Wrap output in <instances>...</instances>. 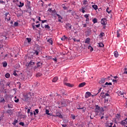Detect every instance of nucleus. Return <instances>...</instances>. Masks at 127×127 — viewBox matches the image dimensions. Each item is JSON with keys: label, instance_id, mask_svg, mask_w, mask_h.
Here are the masks:
<instances>
[{"label": "nucleus", "instance_id": "nucleus-1", "mask_svg": "<svg viewBox=\"0 0 127 127\" xmlns=\"http://www.w3.org/2000/svg\"><path fill=\"white\" fill-rule=\"evenodd\" d=\"M104 112V108H101L99 105H95V113L96 116H101Z\"/></svg>", "mask_w": 127, "mask_h": 127}, {"label": "nucleus", "instance_id": "nucleus-2", "mask_svg": "<svg viewBox=\"0 0 127 127\" xmlns=\"http://www.w3.org/2000/svg\"><path fill=\"white\" fill-rule=\"evenodd\" d=\"M5 19L7 20V21H9V20H10V15L9 14V13L6 12L5 13Z\"/></svg>", "mask_w": 127, "mask_h": 127}, {"label": "nucleus", "instance_id": "nucleus-3", "mask_svg": "<svg viewBox=\"0 0 127 127\" xmlns=\"http://www.w3.org/2000/svg\"><path fill=\"white\" fill-rule=\"evenodd\" d=\"M101 23L102 25H106L107 24V19L103 18L101 19Z\"/></svg>", "mask_w": 127, "mask_h": 127}, {"label": "nucleus", "instance_id": "nucleus-4", "mask_svg": "<svg viewBox=\"0 0 127 127\" xmlns=\"http://www.w3.org/2000/svg\"><path fill=\"white\" fill-rule=\"evenodd\" d=\"M67 103H68V101H67L66 100H64V101H62L61 103L62 107H66V106H67Z\"/></svg>", "mask_w": 127, "mask_h": 127}, {"label": "nucleus", "instance_id": "nucleus-5", "mask_svg": "<svg viewBox=\"0 0 127 127\" xmlns=\"http://www.w3.org/2000/svg\"><path fill=\"white\" fill-rule=\"evenodd\" d=\"M91 96H92L91 92H86L85 94V98H86V99H88V98H89V97H91Z\"/></svg>", "mask_w": 127, "mask_h": 127}, {"label": "nucleus", "instance_id": "nucleus-6", "mask_svg": "<svg viewBox=\"0 0 127 127\" xmlns=\"http://www.w3.org/2000/svg\"><path fill=\"white\" fill-rule=\"evenodd\" d=\"M66 29H70V30L72 29V25H71V24L67 23L66 24Z\"/></svg>", "mask_w": 127, "mask_h": 127}, {"label": "nucleus", "instance_id": "nucleus-7", "mask_svg": "<svg viewBox=\"0 0 127 127\" xmlns=\"http://www.w3.org/2000/svg\"><path fill=\"white\" fill-rule=\"evenodd\" d=\"M86 85V82H82L81 83H80L78 85L79 88H83L84 86Z\"/></svg>", "mask_w": 127, "mask_h": 127}, {"label": "nucleus", "instance_id": "nucleus-8", "mask_svg": "<svg viewBox=\"0 0 127 127\" xmlns=\"http://www.w3.org/2000/svg\"><path fill=\"white\" fill-rule=\"evenodd\" d=\"M24 5V2H21V1H19V4H17V6H18V7H22Z\"/></svg>", "mask_w": 127, "mask_h": 127}, {"label": "nucleus", "instance_id": "nucleus-9", "mask_svg": "<svg viewBox=\"0 0 127 127\" xmlns=\"http://www.w3.org/2000/svg\"><path fill=\"white\" fill-rule=\"evenodd\" d=\"M48 11H49L51 13H52V12H55V13H56V10H55V9L52 10V8H49Z\"/></svg>", "mask_w": 127, "mask_h": 127}, {"label": "nucleus", "instance_id": "nucleus-10", "mask_svg": "<svg viewBox=\"0 0 127 127\" xmlns=\"http://www.w3.org/2000/svg\"><path fill=\"white\" fill-rule=\"evenodd\" d=\"M79 11L82 12V13H85L86 11H85V7H82L81 9H79Z\"/></svg>", "mask_w": 127, "mask_h": 127}, {"label": "nucleus", "instance_id": "nucleus-11", "mask_svg": "<svg viewBox=\"0 0 127 127\" xmlns=\"http://www.w3.org/2000/svg\"><path fill=\"white\" fill-rule=\"evenodd\" d=\"M57 16H58V18H59V20H58L59 22H61V20L62 19V17L58 14H57Z\"/></svg>", "mask_w": 127, "mask_h": 127}, {"label": "nucleus", "instance_id": "nucleus-12", "mask_svg": "<svg viewBox=\"0 0 127 127\" xmlns=\"http://www.w3.org/2000/svg\"><path fill=\"white\" fill-rule=\"evenodd\" d=\"M85 43H87V44H90V38H87L86 39Z\"/></svg>", "mask_w": 127, "mask_h": 127}, {"label": "nucleus", "instance_id": "nucleus-13", "mask_svg": "<svg viewBox=\"0 0 127 127\" xmlns=\"http://www.w3.org/2000/svg\"><path fill=\"white\" fill-rule=\"evenodd\" d=\"M114 56L116 58H118L119 57V53L117 51L114 52Z\"/></svg>", "mask_w": 127, "mask_h": 127}, {"label": "nucleus", "instance_id": "nucleus-14", "mask_svg": "<svg viewBox=\"0 0 127 127\" xmlns=\"http://www.w3.org/2000/svg\"><path fill=\"white\" fill-rule=\"evenodd\" d=\"M56 117H59V118H60V119H63V116H62V115L60 113H58Z\"/></svg>", "mask_w": 127, "mask_h": 127}, {"label": "nucleus", "instance_id": "nucleus-15", "mask_svg": "<svg viewBox=\"0 0 127 127\" xmlns=\"http://www.w3.org/2000/svg\"><path fill=\"white\" fill-rule=\"evenodd\" d=\"M58 80V77H55L53 78L52 81L54 82V83H56V82H57V80Z\"/></svg>", "mask_w": 127, "mask_h": 127}, {"label": "nucleus", "instance_id": "nucleus-16", "mask_svg": "<svg viewBox=\"0 0 127 127\" xmlns=\"http://www.w3.org/2000/svg\"><path fill=\"white\" fill-rule=\"evenodd\" d=\"M6 113L8 114L9 115H12V110H8L6 111Z\"/></svg>", "mask_w": 127, "mask_h": 127}, {"label": "nucleus", "instance_id": "nucleus-17", "mask_svg": "<svg viewBox=\"0 0 127 127\" xmlns=\"http://www.w3.org/2000/svg\"><path fill=\"white\" fill-rule=\"evenodd\" d=\"M98 46H99V47H101V48L104 47V44L102 42H100L98 43Z\"/></svg>", "mask_w": 127, "mask_h": 127}, {"label": "nucleus", "instance_id": "nucleus-18", "mask_svg": "<svg viewBox=\"0 0 127 127\" xmlns=\"http://www.w3.org/2000/svg\"><path fill=\"white\" fill-rule=\"evenodd\" d=\"M117 94H118L119 96H121L122 95H124V92L121 91H118L117 92Z\"/></svg>", "mask_w": 127, "mask_h": 127}, {"label": "nucleus", "instance_id": "nucleus-19", "mask_svg": "<svg viewBox=\"0 0 127 127\" xmlns=\"http://www.w3.org/2000/svg\"><path fill=\"white\" fill-rule=\"evenodd\" d=\"M120 124H121L122 126H125L126 125H127V123L125 122V121H122L120 123Z\"/></svg>", "mask_w": 127, "mask_h": 127}, {"label": "nucleus", "instance_id": "nucleus-20", "mask_svg": "<svg viewBox=\"0 0 127 127\" xmlns=\"http://www.w3.org/2000/svg\"><path fill=\"white\" fill-rule=\"evenodd\" d=\"M121 32V30H117V37L119 38L120 36V33Z\"/></svg>", "mask_w": 127, "mask_h": 127}, {"label": "nucleus", "instance_id": "nucleus-21", "mask_svg": "<svg viewBox=\"0 0 127 127\" xmlns=\"http://www.w3.org/2000/svg\"><path fill=\"white\" fill-rule=\"evenodd\" d=\"M92 21L93 23H97V22H98V19L94 18L92 19Z\"/></svg>", "mask_w": 127, "mask_h": 127}, {"label": "nucleus", "instance_id": "nucleus-22", "mask_svg": "<svg viewBox=\"0 0 127 127\" xmlns=\"http://www.w3.org/2000/svg\"><path fill=\"white\" fill-rule=\"evenodd\" d=\"M70 118L72 120H75L76 119V116L74 115V114H71Z\"/></svg>", "mask_w": 127, "mask_h": 127}, {"label": "nucleus", "instance_id": "nucleus-23", "mask_svg": "<svg viewBox=\"0 0 127 127\" xmlns=\"http://www.w3.org/2000/svg\"><path fill=\"white\" fill-rule=\"evenodd\" d=\"M106 12H108V13H111V12H112V10H110V8L108 7L106 9Z\"/></svg>", "mask_w": 127, "mask_h": 127}, {"label": "nucleus", "instance_id": "nucleus-24", "mask_svg": "<svg viewBox=\"0 0 127 127\" xmlns=\"http://www.w3.org/2000/svg\"><path fill=\"white\" fill-rule=\"evenodd\" d=\"M33 54H34L35 55H38V54H39V52H38L37 50H34Z\"/></svg>", "mask_w": 127, "mask_h": 127}, {"label": "nucleus", "instance_id": "nucleus-25", "mask_svg": "<svg viewBox=\"0 0 127 127\" xmlns=\"http://www.w3.org/2000/svg\"><path fill=\"white\" fill-rule=\"evenodd\" d=\"M92 7L95 9V10H97V9H98V5H93Z\"/></svg>", "mask_w": 127, "mask_h": 127}, {"label": "nucleus", "instance_id": "nucleus-26", "mask_svg": "<svg viewBox=\"0 0 127 127\" xmlns=\"http://www.w3.org/2000/svg\"><path fill=\"white\" fill-rule=\"evenodd\" d=\"M48 42H49V43H50L51 44V45H52L53 44V42L52 41V39H49V40H48Z\"/></svg>", "mask_w": 127, "mask_h": 127}, {"label": "nucleus", "instance_id": "nucleus-27", "mask_svg": "<svg viewBox=\"0 0 127 127\" xmlns=\"http://www.w3.org/2000/svg\"><path fill=\"white\" fill-rule=\"evenodd\" d=\"M37 65L38 67H41V66L42 65V64L40 63V62H38V63L37 64Z\"/></svg>", "mask_w": 127, "mask_h": 127}, {"label": "nucleus", "instance_id": "nucleus-28", "mask_svg": "<svg viewBox=\"0 0 127 127\" xmlns=\"http://www.w3.org/2000/svg\"><path fill=\"white\" fill-rule=\"evenodd\" d=\"M39 113V111H38V109H36L35 111H34V115L35 116V115H37Z\"/></svg>", "mask_w": 127, "mask_h": 127}, {"label": "nucleus", "instance_id": "nucleus-29", "mask_svg": "<svg viewBox=\"0 0 127 127\" xmlns=\"http://www.w3.org/2000/svg\"><path fill=\"white\" fill-rule=\"evenodd\" d=\"M88 49L90 50L91 52H92V51H93V50H94V49H93V47H92V46H88Z\"/></svg>", "mask_w": 127, "mask_h": 127}, {"label": "nucleus", "instance_id": "nucleus-30", "mask_svg": "<svg viewBox=\"0 0 127 127\" xmlns=\"http://www.w3.org/2000/svg\"><path fill=\"white\" fill-rule=\"evenodd\" d=\"M64 85H65V86H67V87H72V85H71V84L69 83H64Z\"/></svg>", "mask_w": 127, "mask_h": 127}, {"label": "nucleus", "instance_id": "nucleus-31", "mask_svg": "<svg viewBox=\"0 0 127 127\" xmlns=\"http://www.w3.org/2000/svg\"><path fill=\"white\" fill-rule=\"evenodd\" d=\"M5 77L6 78H7V79H8V78H9L10 77V74H9V73H6Z\"/></svg>", "mask_w": 127, "mask_h": 127}, {"label": "nucleus", "instance_id": "nucleus-32", "mask_svg": "<svg viewBox=\"0 0 127 127\" xmlns=\"http://www.w3.org/2000/svg\"><path fill=\"white\" fill-rule=\"evenodd\" d=\"M3 67H6L7 66V63L6 62H3L2 63Z\"/></svg>", "mask_w": 127, "mask_h": 127}, {"label": "nucleus", "instance_id": "nucleus-33", "mask_svg": "<svg viewBox=\"0 0 127 127\" xmlns=\"http://www.w3.org/2000/svg\"><path fill=\"white\" fill-rule=\"evenodd\" d=\"M110 96V94L108 93H106L104 96H102V98H106V97H109Z\"/></svg>", "mask_w": 127, "mask_h": 127}, {"label": "nucleus", "instance_id": "nucleus-34", "mask_svg": "<svg viewBox=\"0 0 127 127\" xmlns=\"http://www.w3.org/2000/svg\"><path fill=\"white\" fill-rule=\"evenodd\" d=\"M65 39H67V37H66V36H64L62 38H61V40H62V41H64V40H65Z\"/></svg>", "mask_w": 127, "mask_h": 127}, {"label": "nucleus", "instance_id": "nucleus-35", "mask_svg": "<svg viewBox=\"0 0 127 127\" xmlns=\"http://www.w3.org/2000/svg\"><path fill=\"white\" fill-rule=\"evenodd\" d=\"M99 36L100 37H103V36H105V33L104 32L100 33Z\"/></svg>", "mask_w": 127, "mask_h": 127}, {"label": "nucleus", "instance_id": "nucleus-36", "mask_svg": "<svg viewBox=\"0 0 127 127\" xmlns=\"http://www.w3.org/2000/svg\"><path fill=\"white\" fill-rule=\"evenodd\" d=\"M45 28H47V29H50V26L49 25H45Z\"/></svg>", "mask_w": 127, "mask_h": 127}, {"label": "nucleus", "instance_id": "nucleus-37", "mask_svg": "<svg viewBox=\"0 0 127 127\" xmlns=\"http://www.w3.org/2000/svg\"><path fill=\"white\" fill-rule=\"evenodd\" d=\"M41 76H42V73H38L36 74V77H41Z\"/></svg>", "mask_w": 127, "mask_h": 127}, {"label": "nucleus", "instance_id": "nucleus-38", "mask_svg": "<svg viewBox=\"0 0 127 127\" xmlns=\"http://www.w3.org/2000/svg\"><path fill=\"white\" fill-rule=\"evenodd\" d=\"M17 86H18L19 89H20V88H21V84H20V82H17Z\"/></svg>", "mask_w": 127, "mask_h": 127}, {"label": "nucleus", "instance_id": "nucleus-39", "mask_svg": "<svg viewBox=\"0 0 127 127\" xmlns=\"http://www.w3.org/2000/svg\"><path fill=\"white\" fill-rule=\"evenodd\" d=\"M90 16V14H86L84 15V17H85V18H88L89 16Z\"/></svg>", "mask_w": 127, "mask_h": 127}, {"label": "nucleus", "instance_id": "nucleus-40", "mask_svg": "<svg viewBox=\"0 0 127 127\" xmlns=\"http://www.w3.org/2000/svg\"><path fill=\"white\" fill-rule=\"evenodd\" d=\"M4 102H5V100L3 98H1V100H0V103H4Z\"/></svg>", "mask_w": 127, "mask_h": 127}, {"label": "nucleus", "instance_id": "nucleus-41", "mask_svg": "<svg viewBox=\"0 0 127 127\" xmlns=\"http://www.w3.org/2000/svg\"><path fill=\"white\" fill-rule=\"evenodd\" d=\"M105 85H108V86H111V85H112V83L111 82H109V83H108V82H106V83H105Z\"/></svg>", "mask_w": 127, "mask_h": 127}, {"label": "nucleus", "instance_id": "nucleus-42", "mask_svg": "<svg viewBox=\"0 0 127 127\" xmlns=\"http://www.w3.org/2000/svg\"><path fill=\"white\" fill-rule=\"evenodd\" d=\"M46 114L47 115H48V116H50V114H49V110H46Z\"/></svg>", "mask_w": 127, "mask_h": 127}, {"label": "nucleus", "instance_id": "nucleus-43", "mask_svg": "<svg viewBox=\"0 0 127 127\" xmlns=\"http://www.w3.org/2000/svg\"><path fill=\"white\" fill-rule=\"evenodd\" d=\"M33 64H34V62H30L29 63L28 66H30L31 65H33Z\"/></svg>", "mask_w": 127, "mask_h": 127}, {"label": "nucleus", "instance_id": "nucleus-44", "mask_svg": "<svg viewBox=\"0 0 127 127\" xmlns=\"http://www.w3.org/2000/svg\"><path fill=\"white\" fill-rule=\"evenodd\" d=\"M116 117L117 119H120L121 118V115L120 114H117Z\"/></svg>", "mask_w": 127, "mask_h": 127}, {"label": "nucleus", "instance_id": "nucleus-45", "mask_svg": "<svg viewBox=\"0 0 127 127\" xmlns=\"http://www.w3.org/2000/svg\"><path fill=\"white\" fill-rule=\"evenodd\" d=\"M88 3V1L87 0H84L83 4H87Z\"/></svg>", "mask_w": 127, "mask_h": 127}, {"label": "nucleus", "instance_id": "nucleus-46", "mask_svg": "<svg viewBox=\"0 0 127 127\" xmlns=\"http://www.w3.org/2000/svg\"><path fill=\"white\" fill-rule=\"evenodd\" d=\"M20 126H22V127H23L24 126V123L23 122H20L19 123Z\"/></svg>", "mask_w": 127, "mask_h": 127}, {"label": "nucleus", "instance_id": "nucleus-47", "mask_svg": "<svg viewBox=\"0 0 127 127\" xmlns=\"http://www.w3.org/2000/svg\"><path fill=\"white\" fill-rule=\"evenodd\" d=\"M12 124V125H14V126H15V125H16V120L15 119L14 122Z\"/></svg>", "mask_w": 127, "mask_h": 127}, {"label": "nucleus", "instance_id": "nucleus-48", "mask_svg": "<svg viewBox=\"0 0 127 127\" xmlns=\"http://www.w3.org/2000/svg\"><path fill=\"white\" fill-rule=\"evenodd\" d=\"M8 107L9 108V109H10V108H12V105L8 104Z\"/></svg>", "mask_w": 127, "mask_h": 127}, {"label": "nucleus", "instance_id": "nucleus-49", "mask_svg": "<svg viewBox=\"0 0 127 127\" xmlns=\"http://www.w3.org/2000/svg\"><path fill=\"white\" fill-rule=\"evenodd\" d=\"M0 3H5V2L3 1V0H0Z\"/></svg>", "mask_w": 127, "mask_h": 127}, {"label": "nucleus", "instance_id": "nucleus-50", "mask_svg": "<svg viewBox=\"0 0 127 127\" xmlns=\"http://www.w3.org/2000/svg\"><path fill=\"white\" fill-rule=\"evenodd\" d=\"M27 40L28 42H30V41H31V38H27Z\"/></svg>", "mask_w": 127, "mask_h": 127}, {"label": "nucleus", "instance_id": "nucleus-51", "mask_svg": "<svg viewBox=\"0 0 127 127\" xmlns=\"http://www.w3.org/2000/svg\"><path fill=\"white\" fill-rule=\"evenodd\" d=\"M27 12H29V13H31V9L30 8L28 9Z\"/></svg>", "mask_w": 127, "mask_h": 127}, {"label": "nucleus", "instance_id": "nucleus-52", "mask_svg": "<svg viewBox=\"0 0 127 127\" xmlns=\"http://www.w3.org/2000/svg\"><path fill=\"white\" fill-rule=\"evenodd\" d=\"M13 74L14 75V76H16V70H14Z\"/></svg>", "mask_w": 127, "mask_h": 127}, {"label": "nucleus", "instance_id": "nucleus-53", "mask_svg": "<svg viewBox=\"0 0 127 127\" xmlns=\"http://www.w3.org/2000/svg\"><path fill=\"white\" fill-rule=\"evenodd\" d=\"M53 60L55 61V62H57V59L56 58H53Z\"/></svg>", "mask_w": 127, "mask_h": 127}, {"label": "nucleus", "instance_id": "nucleus-54", "mask_svg": "<svg viewBox=\"0 0 127 127\" xmlns=\"http://www.w3.org/2000/svg\"><path fill=\"white\" fill-rule=\"evenodd\" d=\"M101 83H105V79L103 78L101 80Z\"/></svg>", "mask_w": 127, "mask_h": 127}, {"label": "nucleus", "instance_id": "nucleus-55", "mask_svg": "<svg viewBox=\"0 0 127 127\" xmlns=\"http://www.w3.org/2000/svg\"><path fill=\"white\" fill-rule=\"evenodd\" d=\"M83 27H87V24H82Z\"/></svg>", "mask_w": 127, "mask_h": 127}, {"label": "nucleus", "instance_id": "nucleus-56", "mask_svg": "<svg viewBox=\"0 0 127 127\" xmlns=\"http://www.w3.org/2000/svg\"><path fill=\"white\" fill-rule=\"evenodd\" d=\"M36 27H40V24H38V25H35Z\"/></svg>", "mask_w": 127, "mask_h": 127}, {"label": "nucleus", "instance_id": "nucleus-57", "mask_svg": "<svg viewBox=\"0 0 127 127\" xmlns=\"http://www.w3.org/2000/svg\"><path fill=\"white\" fill-rule=\"evenodd\" d=\"M63 8H64V9H65V10H66V9H67V7H66L65 6H64L63 7Z\"/></svg>", "mask_w": 127, "mask_h": 127}, {"label": "nucleus", "instance_id": "nucleus-58", "mask_svg": "<svg viewBox=\"0 0 127 127\" xmlns=\"http://www.w3.org/2000/svg\"><path fill=\"white\" fill-rule=\"evenodd\" d=\"M70 39V40L73 39V41H74V42H76V39H74V38H71V39Z\"/></svg>", "mask_w": 127, "mask_h": 127}, {"label": "nucleus", "instance_id": "nucleus-59", "mask_svg": "<svg viewBox=\"0 0 127 127\" xmlns=\"http://www.w3.org/2000/svg\"><path fill=\"white\" fill-rule=\"evenodd\" d=\"M46 21H47V20H42V23H45V22H46Z\"/></svg>", "mask_w": 127, "mask_h": 127}, {"label": "nucleus", "instance_id": "nucleus-60", "mask_svg": "<svg viewBox=\"0 0 127 127\" xmlns=\"http://www.w3.org/2000/svg\"><path fill=\"white\" fill-rule=\"evenodd\" d=\"M101 91H102V88H100L99 90H98V92L97 93L99 94V93H100V92H101Z\"/></svg>", "mask_w": 127, "mask_h": 127}, {"label": "nucleus", "instance_id": "nucleus-61", "mask_svg": "<svg viewBox=\"0 0 127 127\" xmlns=\"http://www.w3.org/2000/svg\"><path fill=\"white\" fill-rule=\"evenodd\" d=\"M32 27H33V29H34V30H35V29H36V28H35V26L33 25V26H32Z\"/></svg>", "mask_w": 127, "mask_h": 127}, {"label": "nucleus", "instance_id": "nucleus-62", "mask_svg": "<svg viewBox=\"0 0 127 127\" xmlns=\"http://www.w3.org/2000/svg\"><path fill=\"white\" fill-rule=\"evenodd\" d=\"M113 82H114V83H117V79H113Z\"/></svg>", "mask_w": 127, "mask_h": 127}, {"label": "nucleus", "instance_id": "nucleus-63", "mask_svg": "<svg viewBox=\"0 0 127 127\" xmlns=\"http://www.w3.org/2000/svg\"><path fill=\"white\" fill-rule=\"evenodd\" d=\"M29 113H30V109H28L27 114H29Z\"/></svg>", "mask_w": 127, "mask_h": 127}, {"label": "nucleus", "instance_id": "nucleus-64", "mask_svg": "<svg viewBox=\"0 0 127 127\" xmlns=\"http://www.w3.org/2000/svg\"><path fill=\"white\" fill-rule=\"evenodd\" d=\"M62 127H67V125H62Z\"/></svg>", "mask_w": 127, "mask_h": 127}]
</instances>
